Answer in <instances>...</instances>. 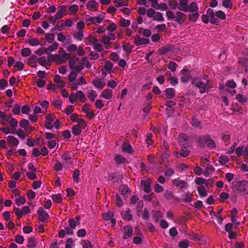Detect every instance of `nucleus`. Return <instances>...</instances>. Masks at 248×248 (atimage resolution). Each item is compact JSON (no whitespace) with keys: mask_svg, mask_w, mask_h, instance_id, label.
I'll return each mask as SVG.
<instances>
[{"mask_svg":"<svg viewBox=\"0 0 248 248\" xmlns=\"http://www.w3.org/2000/svg\"><path fill=\"white\" fill-rule=\"evenodd\" d=\"M36 56L35 55H32L29 59L28 61V64L31 67H34L35 65V59Z\"/></svg>","mask_w":248,"mask_h":248,"instance_id":"58","label":"nucleus"},{"mask_svg":"<svg viewBox=\"0 0 248 248\" xmlns=\"http://www.w3.org/2000/svg\"><path fill=\"white\" fill-rule=\"evenodd\" d=\"M141 186L143 187V190L146 193H149L151 191V183L150 180H142L141 181Z\"/></svg>","mask_w":248,"mask_h":248,"instance_id":"21","label":"nucleus"},{"mask_svg":"<svg viewBox=\"0 0 248 248\" xmlns=\"http://www.w3.org/2000/svg\"><path fill=\"white\" fill-rule=\"evenodd\" d=\"M229 197L228 193L226 192H222L219 195L220 199L219 200L220 202L223 203L225 200L228 199Z\"/></svg>","mask_w":248,"mask_h":248,"instance_id":"59","label":"nucleus"},{"mask_svg":"<svg viewBox=\"0 0 248 248\" xmlns=\"http://www.w3.org/2000/svg\"><path fill=\"white\" fill-rule=\"evenodd\" d=\"M54 82L57 84V86L59 88H62L65 85L64 82L61 80V76L59 75L55 76Z\"/></svg>","mask_w":248,"mask_h":248,"instance_id":"30","label":"nucleus"},{"mask_svg":"<svg viewBox=\"0 0 248 248\" xmlns=\"http://www.w3.org/2000/svg\"><path fill=\"white\" fill-rule=\"evenodd\" d=\"M186 12H198L199 10V8L197 6V4L196 2H192L190 3V4L188 6V7L186 8Z\"/></svg>","mask_w":248,"mask_h":248,"instance_id":"27","label":"nucleus"},{"mask_svg":"<svg viewBox=\"0 0 248 248\" xmlns=\"http://www.w3.org/2000/svg\"><path fill=\"white\" fill-rule=\"evenodd\" d=\"M38 219L43 222H45L49 218V215L43 208L40 207L37 211Z\"/></svg>","mask_w":248,"mask_h":248,"instance_id":"9","label":"nucleus"},{"mask_svg":"<svg viewBox=\"0 0 248 248\" xmlns=\"http://www.w3.org/2000/svg\"><path fill=\"white\" fill-rule=\"evenodd\" d=\"M172 183L177 187L181 188L186 187L187 185L184 181L180 180L179 179H175L172 181Z\"/></svg>","mask_w":248,"mask_h":248,"instance_id":"24","label":"nucleus"},{"mask_svg":"<svg viewBox=\"0 0 248 248\" xmlns=\"http://www.w3.org/2000/svg\"><path fill=\"white\" fill-rule=\"evenodd\" d=\"M87 96L90 100L93 102L94 101L95 99L97 96V93L95 91L93 90H90L88 92Z\"/></svg>","mask_w":248,"mask_h":248,"instance_id":"35","label":"nucleus"},{"mask_svg":"<svg viewBox=\"0 0 248 248\" xmlns=\"http://www.w3.org/2000/svg\"><path fill=\"white\" fill-rule=\"evenodd\" d=\"M236 99L238 102L242 104H244L248 101L247 97L241 93H238L236 95Z\"/></svg>","mask_w":248,"mask_h":248,"instance_id":"36","label":"nucleus"},{"mask_svg":"<svg viewBox=\"0 0 248 248\" xmlns=\"http://www.w3.org/2000/svg\"><path fill=\"white\" fill-rule=\"evenodd\" d=\"M69 60V66L71 69H75L78 73L81 71L83 68V63L79 62L76 65L77 62L78 61V58H72Z\"/></svg>","mask_w":248,"mask_h":248,"instance_id":"5","label":"nucleus"},{"mask_svg":"<svg viewBox=\"0 0 248 248\" xmlns=\"http://www.w3.org/2000/svg\"><path fill=\"white\" fill-rule=\"evenodd\" d=\"M174 20L179 25H182L186 19V16L180 11H177L174 16Z\"/></svg>","mask_w":248,"mask_h":248,"instance_id":"7","label":"nucleus"},{"mask_svg":"<svg viewBox=\"0 0 248 248\" xmlns=\"http://www.w3.org/2000/svg\"><path fill=\"white\" fill-rule=\"evenodd\" d=\"M192 84L199 88L200 93H201L208 92L210 89L212 88L209 80H206V81L204 82L198 78L192 79Z\"/></svg>","mask_w":248,"mask_h":248,"instance_id":"1","label":"nucleus"},{"mask_svg":"<svg viewBox=\"0 0 248 248\" xmlns=\"http://www.w3.org/2000/svg\"><path fill=\"white\" fill-rule=\"evenodd\" d=\"M11 117L9 118V124L12 127L14 128V130H15V128L16 127L17 125V121L14 118L11 117V115H10Z\"/></svg>","mask_w":248,"mask_h":248,"instance_id":"52","label":"nucleus"},{"mask_svg":"<svg viewBox=\"0 0 248 248\" xmlns=\"http://www.w3.org/2000/svg\"><path fill=\"white\" fill-rule=\"evenodd\" d=\"M237 189L242 193L248 191V182L243 181L239 183L237 186Z\"/></svg>","mask_w":248,"mask_h":248,"instance_id":"17","label":"nucleus"},{"mask_svg":"<svg viewBox=\"0 0 248 248\" xmlns=\"http://www.w3.org/2000/svg\"><path fill=\"white\" fill-rule=\"evenodd\" d=\"M82 131V129L75 125L72 128V133L75 136L79 135Z\"/></svg>","mask_w":248,"mask_h":248,"instance_id":"56","label":"nucleus"},{"mask_svg":"<svg viewBox=\"0 0 248 248\" xmlns=\"http://www.w3.org/2000/svg\"><path fill=\"white\" fill-rule=\"evenodd\" d=\"M164 92L166 99H172L175 96V91L173 88L166 89Z\"/></svg>","mask_w":248,"mask_h":248,"instance_id":"18","label":"nucleus"},{"mask_svg":"<svg viewBox=\"0 0 248 248\" xmlns=\"http://www.w3.org/2000/svg\"><path fill=\"white\" fill-rule=\"evenodd\" d=\"M27 42L32 46H37L39 44V41L36 38L29 39L28 40Z\"/></svg>","mask_w":248,"mask_h":248,"instance_id":"63","label":"nucleus"},{"mask_svg":"<svg viewBox=\"0 0 248 248\" xmlns=\"http://www.w3.org/2000/svg\"><path fill=\"white\" fill-rule=\"evenodd\" d=\"M55 117L53 114H49L46 116L45 126L47 129H52L53 127V122Z\"/></svg>","mask_w":248,"mask_h":248,"instance_id":"8","label":"nucleus"},{"mask_svg":"<svg viewBox=\"0 0 248 248\" xmlns=\"http://www.w3.org/2000/svg\"><path fill=\"white\" fill-rule=\"evenodd\" d=\"M79 170H76L73 172V179L74 181L76 183L79 182Z\"/></svg>","mask_w":248,"mask_h":248,"instance_id":"62","label":"nucleus"},{"mask_svg":"<svg viewBox=\"0 0 248 248\" xmlns=\"http://www.w3.org/2000/svg\"><path fill=\"white\" fill-rule=\"evenodd\" d=\"M122 231L124 233L123 236V238L124 239H126L131 237L133 233V229L131 226L127 225L124 226L123 228Z\"/></svg>","mask_w":248,"mask_h":248,"instance_id":"10","label":"nucleus"},{"mask_svg":"<svg viewBox=\"0 0 248 248\" xmlns=\"http://www.w3.org/2000/svg\"><path fill=\"white\" fill-rule=\"evenodd\" d=\"M73 36L77 40L81 41L84 37L83 31H79L77 32L74 33Z\"/></svg>","mask_w":248,"mask_h":248,"instance_id":"45","label":"nucleus"},{"mask_svg":"<svg viewBox=\"0 0 248 248\" xmlns=\"http://www.w3.org/2000/svg\"><path fill=\"white\" fill-rule=\"evenodd\" d=\"M98 3L95 0H90L87 4V8L91 11H97Z\"/></svg>","mask_w":248,"mask_h":248,"instance_id":"23","label":"nucleus"},{"mask_svg":"<svg viewBox=\"0 0 248 248\" xmlns=\"http://www.w3.org/2000/svg\"><path fill=\"white\" fill-rule=\"evenodd\" d=\"M120 190L121 194L123 195L124 198H127L128 194L131 193L130 190L126 185H123L121 186Z\"/></svg>","mask_w":248,"mask_h":248,"instance_id":"25","label":"nucleus"},{"mask_svg":"<svg viewBox=\"0 0 248 248\" xmlns=\"http://www.w3.org/2000/svg\"><path fill=\"white\" fill-rule=\"evenodd\" d=\"M162 148L164 151L161 155V159L162 162L163 163L165 161H168L169 158L170 156V153L169 151V145L166 141H163Z\"/></svg>","mask_w":248,"mask_h":248,"instance_id":"6","label":"nucleus"},{"mask_svg":"<svg viewBox=\"0 0 248 248\" xmlns=\"http://www.w3.org/2000/svg\"><path fill=\"white\" fill-rule=\"evenodd\" d=\"M164 174L166 176L170 177L174 174V170L171 168H167L164 170Z\"/></svg>","mask_w":248,"mask_h":248,"instance_id":"48","label":"nucleus"},{"mask_svg":"<svg viewBox=\"0 0 248 248\" xmlns=\"http://www.w3.org/2000/svg\"><path fill=\"white\" fill-rule=\"evenodd\" d=\"M92 83L96 88L99 89H102L105 85V83L103 80L99 78H95Z\"/></svg>","mask_w":248,"mask_h":248,"instance_id":"14","label":"nucleus"},{"mask_svg":"<svg viewBox=\"0 0 248 248\" xmlns=\"http://www.w3.org/2000/svg\"><path fill=\"white\" fill-rule=\"evenodd\" d=\"M77 122H78V124L76 125L77 126L79 127V128H80L82 129H84L85 128V127L86 126V124L85 121L83 119H81V118L78 119Z\"/></svg>","mask_w":248,"mask_h":248,"instance_id":"47","label":"nucleus"},{"mask_svg":"<svg viewBox=\"0 0 248 248\" xmlns=\"http://www.w3.org/2000/svg\"><path fill=\"white\" fill-rule=\"evenodd\" d=\"M65 12V9L64 7L63 6H60V10L57 12L55 16L57 20L62 18L63 17Z\"/></svg>","mask_w":248,"mask_h":248,"instance_id":"34","label":"nucleus"},{"mask_svg":"<svg viewBox=\"0 0 248 248\" xmlns=\"http://www.w3.org/2000/svg\"><path fill=\"white\" fill-rule=\"evenodd\" d=\"M181 73L183 75L181 78V80L183 83H186L191 77L189 70L186 68H183Z\"/></svg>","mask_w":248,"mask_h":248,"instance_id":"12","label":"nucleus"},{"mask_svg":"<svg viewBox=\"0 0 248 248\" xmlns=\"http://www.w3.org/2000/svg\"><path fill=\"white\" fill-rule=\"evenodd\" d=\"M92 43L94 46L93 48L98 52H101L103 50L102 45L98 42V40L96 38H93L92 39Z\"/></svg>","mask_w":248,"mask_h":248,"instance_id":"19","label":"nucleus"},{"mask_svg":"<svg viewBox=\"0 0 248 248\" xmlns=\"http://www.w3.org/2000/svg\"><path fill=\"white\" fill-rule=\"evenodd\" d=\"M7 142L11 147L17 146L19 144L18 140L13 136H9L7 138Z\"/></svg>","mask_w":248,"mask_h":248,"instance_id":"22","label":"nucleus"},{"mask_svg":"<svg viewBox=\"0 0 248 248\" xmlns=\"http://www.w3.org/2000/svg\"><path fill=\"white\" fill-rule=\"evenodd\" d=\"M70 59L69 53H64V56L59 54L55 55H49L47 57V61L49 62H54L58 64L65 63L68 59Z\"/></svg>","mask_w":248,"mask_h":248,"instance_id":"3","label":"nucleus"},{"mask_svg":"<svg viewBox=\"0 0 248 248\" xmlns=\"http://www.w3.org/2000/svg\"><path fill=\"white\" fill-rule=\"evenodd\" d=\"M36 241L34 238H29L27 245L28 248H34L36 246Z\"/></svg>","mask_w":248,"mask_h":248,"instance_id":"37","label":"nucleus"},{"mask_svg":"<svg viewBox=\"0 0 248 248\" xmlns=\"http://www.w3.org/2000/svg\"><path fill=\"white\" fill-rule=\"evenodd\" d=\"M207 15L210 18V23L212 24H217L218 21L215 18L216 14H215L213 10L208 9L207 11Z\"/></svg>","mask_w":248,"mask_h":248,"instance_id":"16","label":"nucleus"},{"mask_svg":"<svg viewBox=\"0 0 248 248\" xmlns=\"http://www.w3.org/2000/svg\"><path fill=\"white\" fill-rule=\"evenodd\" d=\"M55 38V35L52 33H46V39L49 43H51Z\"/></svg>","mask_w":248,"mask_h":248,"instance_id":"57","label":"nucleus"},{"mask_svg":"<svg viewBox=\"0 0 248 248\" xmlns=\"http://www.w3.org/2000/svg\"><path fill=\"white\" fill-rule=\"evenodd\" d=\"M153 18L155 21H163L164 20L162 14L158 12L155 13Z\"/></svg>","mask_w":248,"mask_h":248,"instance_id":"40","label":"nucleus"},{"mask_svg":"<svg viewBox=\"0 0 248 248\" xmlns=\"http://www.w3.org/2000/svg\"><path fill=\"white\" fill-rule=\"evenodd\" d=\"M191 125L195 127H199L201 124V122L196 117H193L191 121Z\"/></svg>","mask_w":248,"mask_h":248,"instance_id":"39","label":"nucleus"},{"mask_svg":"<svg viewBox=\"0 0 248 248\" xmlns=\"http://www.w3.org/2000/svg\"><path fill=\"white\" fill-rule=\"evenodd\" d=\"M183 200L185 202H188L192 201V195L189 192H187L186 193L184 194L183 195Z\"/></svg>","mask_w":248,"mask_h":248,"instance_id":"46","label":"nucleus"},{"mask_svg":"<svg viewBox=\"0 0 248 248\" xmlns=\"http://www.w3.org/2000/svg\"><path fill=\"white\" fill-rule=\"evenodd\" d=\"M190 151L186 147H183L181 149L180 155L183 157H186L188 156Z\"/></svg>","mask_w":248,"mask_h":248,"instance_id":"43","label":"nucleus"},{"mask_svg":"<svg viewBox=\"0 0 248 248\" xmlns=\"http://www.w3.org/2000/svg\"><path fill=\"white\" fill-rule=\"evenodd\" d=\"M222 140L225 142L226 145H228L230 143L231 141V136L229 134H224L222 135Z\"/></svg>","mask_w":248,"mask_h":248,"instance_id":"53","label":"nucleus"},{"mask_svg":"<svg viewBox=\"0 0 248 248\" xmlns=\"http://www.w3.org/2000/svg\"><path fill=\"white\" fill-rule=\"evenodd\" d=\"M77 75H78L77 72H76L75 71L71 72L70 74L68 76V80L71 82H73L75 80V79L77 77Z\"/></svg>","mask_w":248,"mask_h":248,"instance_id":"49","label":"nucleus"},{"mask_svg":"<svg viewBox=\"0 0 248 248\" xmlns=\"http://www.w3.org/2000/svg\"><path fill=\"white\" fill-rule=\"evenodd\" d=\"M31 50L29 48H23L21 52V55L24 57H28L31 54Z\"/></svg>","mask_w":248,"mask_h":248,"instance_id":"60","label":"nucleus"},{"mask_svg":"<svg viewBox=\"0 0 248 248\" xmlns=\"http://www.w3.org/2000/svg\"><path fill=\"white\" fill-rule=\"evenodd\" d=\"M188 0H180L179 1V6L178 9L183 12H186V8L188 7L187 5Z\"/></svg>","mask_w":248,"mask_h":248,"instance_id":"31","label":"nucleus"},{"mask_svg":"<svg viewBox=\"0 0 248 248\" xmlns=\"http://www.w3.org/2000/svg\"><path fill=\"white\" fill-rule=\"evenodd\" d=\"M216 16L217 18H218L221 20H224L226 19V16L225 14L224 13V12H223V11H222L221 10H218L216 13Z\"/></svg>","mask_w":248,"mask_h":248,"instance_id":"54","label":"nucleus"},{"mask_svg":"<svg viewBox=\"0 0 248 248\" xmlns=\"http://www.w3.org/2000/svg\"><path fill=\"white\" fill-rule=\"evenodd\" d=\"M78 99L81 102H84L86 98L83 92L81 91H78L76 93H71L69 96V101L71 103H74Z\"/></svg>","mask_w":248,"mask_h":248,"instance_id":"4","label":"nucleus"},{"mask_svg":"<svg viewBox=\"0 0 248 248\" xmlns=\"http://www.w3.org/2000/svg\"><path fill=\"white\" fill-rule=\"evenodd\" d=\"M189 241L187 240H184L181 241L179 244L180 248H187L189 246Z\"/></svg>","mask_w":248,"mask_h":248,"instance_id":"64","label":"nucleus"},{"mask_svg":"<svg viewBox=\"0 0 248 248\" xmlns=\"http://www.w3.org/2000/svg\"><path fill=\"white\" fill-rule=\"evenodd\" d=\"M101 95L104 98H105L106 99H109L112 97V91L108 89L105 90L101 93Z\"/></svg>","mask_w":248,"mask_h":248,"instance_id":"32","label":"nucleus"},{"mask_svg":"<svg viewBox=\"0 0 248 248\" xmlns=\"http://www.w3.org/2000/svg\"><path fill=\"white\" fill-rule=\"evenodd\" d=\"M51 198L56 203H60L62 201V196L60 194H53L52 195Z\"/></svg>","mask_w":248,"mask_h":248,"instance_id":"42","label":"nucleus"},{"mask_svg":"<svg viewBox=\"0 0 248 248\" xmlns=\"http://www.w3.org/2000/svg\"><path fill=\"white\" fill-rule=\"evenodd\" d=\"M173 49V46L171 45H168L163 46L159 49V53L160 55H165L172 51Z\"/></svg>","mask_w":248,"mask_h":248,"instance_id":"26","label":"nucleus"},{"mask_svg":"<svg viewBox=\"0 0 248 248\" xmlns=\"http://www.w3.org/2000/svg\"><path fill=\"white\" fill-rule=\"evenodd\" d=\"M105 18V14L101 13L100 14L99 16L94 17H90L88 18L86 22L89 21L93 24H95L96 23H100L102 20Z\"/></svg>","mask_w":248,"mask_h":248,"instance_id":"15","label":"nucleus"},{"mask_svg":"<svg viewBox=\"0 0 248 248\" xmlns=\"http://www.w3.org/2000/svg\"><path fill=\"white\" fill-rule=\"evenodd\" d=\"M198 191L202 197H205L207 195V192L204 186H200L198 187Z\"/></svg>","mask_w":248,"mask_h":248,"instance_id":"44","label":"nucleus"},{"mask_svg":"<svg viewBox=\"0 0 248 248\" xmlns=\"http://www.w3.org/2000/svg\"><path fill=\"white\" fill-rule=\"evenodd\" d=\"M199 14L198 12H192L188 15V20L190 22H196L199 18Z\"/></svg>","mask_w":248,"mask_h":248,"instance_id":"29","label":"nucleus"},{"mask_svg":"<svg viewBox=\"0 0 248 248\" xmlns=\"http://www.w3.org/2000/svg\"><path fill=\"white\" fill-rule=\"evenodd\" d=\"M69 227L65 228L66 232L69 235L73 234V230L76 229L77 226L76 221L74 219H70L68 221Z\"/></svg>","mask_w":248,"mask_h":248,"instance_id":"11","label":"nucleus"},{"mask_svg":"<svg viewBox=\"0 0 248 248\" xmlns=\"http://www.w3.org/2000/svg\"><path fill=\"white\" fill-rule=\"evenodd\" d=\"M115 6L116 7H120L123 6H127L128 3L126 1L122 0H115L114 1Z\"/></svg>","mask_w":248,"mask_h":248,"instance_id":"41","label":"nucleus"},{"mask_svg":"<svg viewBox=\"0 0 248 248\" xmlns=\"http://www.w3.org/2000/svg\"><path fill=\"white\" fill-rule=\"evenodd\" d=\"M226 86L228 88L234 89L236 87V84L233 80L231 79L227 81Z\"/></svg>","mask_w":248,"mask_h":248,"instance_id":"55","label":"nucleus"},{"mask_svg":"<svg viewBox=\"0 0 248 248\" xmlns=\"http://www.w3.org/2000/svg\"><path fill=\"white\" fill-rule=\"evenodd\" d=\"M11 116H8L6 114L2 111H0V124L4 125L6 124V122L9 121V118Z\"/></svg>","mask_w":248,"mask_h":248,"instance_id":"28","label":"nucleus"},{"mask_svg":"<svg viewBox=\"0 0 248 248\" xmlns=\"http://www.w3.org/2000/svg\"><path fill=\"white\" fill-rule=\"evenodd\" d=\"M122 215L124 219L125 220H131L132 219V217L130 213V210L129 209L124 212V213L122 214Z\"/></svg>","mask_w":248,"mask_h":248,"instance_id":"51","label":"nucleus"},{"mask_svg":"<svg viewBox=\"0 0 248 248\" xmlns=\"http://www.w3.org/2000/svg\"><path fill=\"white\" fill-rule=\"evenodd\" d=\"M59 44L54 42L53 43L52 45L49 46L47 48H44V52L47 55H50V53L56 50L58 47Z\"/></svg>","mask_w":248,"mask_h":248,"instance_id":"20","label":"nucleus"},{"mask_svg":"<svg viewBox=\"0 0 248 248\" xmlns=\"http://www.w3.org/2000/svg\"><path fill=\"white\" fill-rule=\"evenodd\" d=\"M26 202L25 199L23 197H19L16 199V203L17 206H20Z\"/></svg>","mask_w":248,"mask_h":248,"instance_id":"61","label":"nucleus"},{"mask_svg":"<svg viewBox=\"0 0 248 248\" xmlns=\"http://www.w3.org/2000/svg\"><path fill=\"white\" fill-rule=\"evenodd\" d=\"M83 248H93V246L88 240H84L81 243Z\"/></svg>","mask_w":248,"mask_h":248,"instance_id":"50","label":"nucleus"},{"mask_svg":"<svg viewBox=\"0 0 248 248\" xmlns=\"http://www.w3.org/2000/svg\"><path fill=\"white\" fill-rule=\"evenodd\" d=\"M134 43L136 46H140L142 45H146L149 43L150 41L148 39L142 38L139 36L134 37Z\"/></svg>","mask_w":248,"mask_h":248,"instance_id":"13","label":"nucleus"},{"mask_svg":"<svg viewBox=\"0 0 248 248\" xmlns=\"http://www.w3.org/2000/svg\"><path fill=\"white\" fill-rule=\"evenodd\" d=\"M101 42L103 44L106 48L108 49L110 47L111 43L107 36H102L101 39Z\"/></svg>","mask_w":248,"mask_h":248,"instance_id":"33","label":"nucleus"},{"mask_svg":"<svg viewBox=\"0 0 248 248\" xmlns=\"http://www.w3.org/2000/svg\"><path fill=\"white\" fill-rule=\"evenodd\" d=\"M197 142L201 147H204L205 145L211 149H214L216 147L215 141L211 139L208 134L203 136H200L197 139Z\"/></svg>","mask_w":248,"mask_h":248,"instance_id":"2","label":"nucleus"},{"mask_svg":"<svg viewBox=\"0 0 248 248\" xmlns=\"http://www.w3.org/2000/svg\"><path fill=\"white\" fill-rule=\"evenodd\" d=\"M229 161V157L226 155H221L218 158V162L222 165L226 164Z\"/></svg>","mask_w":248,"mask_h":248,"instance_id":"38","label":"nucleus"}]
</instances>
